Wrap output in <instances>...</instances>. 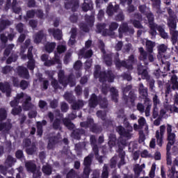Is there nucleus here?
<instances>
[{
    "mask_svg": "<svg viewBox=\"0 0 178 178\" xmlns=\"http://www.w3.org/2000/svg\"><path fill=\"white\" fill-rule=\"evenodd\" d=\"M31 101V97L24 94L23 92L18 93L16 97L14 99L13 101L10 102V106L14 108L12 111L13 115H19L20 112H22V107L18 106L20 102H23L22 108L25 111H29L30 109H34V105L30 103ZM18 106V107H16Z\"/></svg>",
    "mask_w": 178,
    "mask_h": 178,
    "instance_id": "f257e3e1",
    "label": "nucleus"
},
{
    "mask_svg": "<svg viewBox=\"0 0 178 178\" xmlns=\"http://www.w3.org/2000/svg\"><path fill=\"white\" fill-rule=\"evenodd\" d=\"M100 70L101 67L99 65L95 66V77H99V80L102 83H105V81L113 83V80H115V75H113V73H112L111 71H108L106 74L102 73L99 74Z\"/></svg>",
    "mask_w": 178,
    "mask_h": 178,
    "instance_id": "f03ea898",
    "label": "nucleus"
},
{
    "mask_svg": "<svg viewBox=\"0 0 178 178\" xmlns=\"http://www.w3.org/2000/svg\"><path fill=\"white\" fill-rule=\"evenodd\" d=\"M125 127L127 131H125L123 127L119 126L117 127V131L122 137H125V138H130V137H131L130 131H133V127H131L129 122H125Z\"/></svg>",
    "mask_w": 178,
    "mask_h": 178,
    "instance_id": "7ed1b4c3",
    "label": "nucleus"
},
{
    "mask_svg": "<svg viewBox=\"0 0 178 178\" xmlns=\"http://www.w3.org/2000/svg\"><path fill=\"white\" fill-rule=\"evenodd\" d=\"M25 167L29 172H31V173H33V178L40 177L41 172H40V169L37 168L35 163H33V161H27L25 163Z\"/></svg>",
    "mask_w": 178,
    "mask_h": 178,
    "instance_id": "20e7f679",
    "label": "nucleus"
},
{
    "mask_svg": "<svg viewBox=\"0 0 178 178\" xmlns=\"http://www.w3.org/2000/svg\"><path fill=\"white\" fill-rule=\"evenodd\" d=\"M165 130L166 127L165 125H161L160 129L156 131L155 137L157 145L159 147H162V145L163 144V136L165 135Z\"/></svg>",
    "mask_w": 178,
    "mask_h": 178,
    "instance_id": "39448f33",
    "label": "nucleus"
},
{
    "mask_svg": "<svg viewBox=\"0 0 178 178\" xmlns=\"http://www.w3.org/2000/svg\"><path fill=\"white\" fill-rule=\"evenodd\" d=\"M134 63V56H131L127 62L122 61V63H120L118 61L116 63V66H118V67H120L123 66L124 67H127V69L131 70V69H133Z\"/></svg>",
    "mask_w": 178,
    "mask_h": 178,
    "instance_id": "423d86ee",
    "label": "nucleus"
},
{
    "mask_svg": "<svg viewBox=\"0 0 178 178\" xmlns=\"http://www.w3.org/2000/svg\"><path fill=\"white\" fill-rule=\"evenodd\" d=\"M147 17L148 19L149 28H150V34L152 35H156V31H155V27H156L158 25L154 24V15L151 13H148L147 15Z\"/></svg>",
    "mask_w": 178,
    "mask_h": 178,
    "instance_id": "0eeeda50",
    "label": "nucleus"
},
{
    "mask_svg": "<svg viewBox=\"0 0 178 178\" xmlns=\"http://www.w3.org/2000/svg\"><path fill=\"white\" fill-rule=\"evenodd\" d=\"M90 143L92 144L93 152L95 153L97 159H98L99 162L102 163V156L98 157V146L95 145L97 144V139L95 138V136H90Z\"/></svg>",
    "mask_w": 178,
    "mask_h": 178,
    "instance_id": "6e6552de",
    "label": "nucleus"
},
{
    "mask_svg": "<svg viewBox=\"0 0 178 178\" xmlns=\"http://www.w3.org/2000/svg\"><path fill=\"white\" fill-rule=\"evenodd\" d=\"M172 125L168 124H167V140L171 143H175L176 141V134L173 132V129H172Z\"/></svg>",
    "mask_w": 178,
    "mask_h": 178,
    "instance_id": "1a4fd4ad",
    "label": "nucleus"
},
{
    "mask_svg": "<svg viewBox=\"0 0 178 178\" xmlns=\"http://www.w3.org/2000/svg\"><path fill=\"white\" fill-rule=\"evenodd\" d=\"M171 90H178V81L177 77L176 76H173L171 78V82L169 86H167L166 93L169 94Z\"/></svg>",
    "mask_w": 178,
    "mask_h": 178,
    "instance_id": "9d476101",
    "label": "nucleus"
},
{
    "mask_svg": "<svg viewBox=\"0 0 178 178\" xmlns=\"http://www.w3.org/2000/svg\"><path fill=\"white\" fill-rule=\"evenodd\" d=\"M31 51H33V47H29L27 56V58L29 60L28 62V68L29 70H34V67H35V63L34 59H33V53H31Z\"/></svg>",
    "mask_w": 178,
    "mask_h": 178,
    "instance_id": "9b49d317",
    "label": "nucleus"
},
{
    "mask_svg": "<svg viewBox=\"0 0 178 178\" xmlns=\"http://www.w3.org/2000/svg\"><path fill=\"white\" fill-rule=\"evenodd\" d=\"M176 166H178V157H176L172 161V165L171 169L169 170L168 176L170 178H175V176H177V170H176Z\"/></svg>",
    "mask_w": 178,
    "mask_h": 178,
    "instance_id": "f8f14e48",
    "label": "nucleus"
},
{
    "mask_svg": "<svg viewBox=\"0 0 178 178\" xmlns=\"http://www.w3.org/2000/svg\"><path fill=\"white\" fill-rule=\"evenodd\" d=\"M139 94L143 97V98H145V102H149V99L147 98L148 95V90L147 88L144 87V85L143 83H140L139 85Z\"/></svg>",
    "mask_w": 178,
    "mask_h": 178,
    "instance_id": "ddd939ff",
    "label": "nucleus"
},
{
    "mask_svg": "<svg viewBox=\"0 0 178 178\" xmlns=\"http://www.w3.org/2000/svg\"><path fill=\"white\" fill-rule=\"evenodd\" d=\"M0 90L2 92H6L7 97H10V86L8 82L0 83Z\"/></svg>",
    "mask_w": 178,
    "mask_h": 178,
    "instance_id": "4468645a",
    "label": "nucleus"
},
{
    "mask_svg": "<svg viewBox=\"0 0 178 178\" xmlns=\"http://www.w3.org/2000/svg\"><path fill=\"white\" fill-rule=\"evenodd\" d=\"M49 34H51L54 35V38L56 40H61L62 39V31L59 29H50L48 30Z\"/></svg>",
    "mask_w": 178,
    "mask_h": 178,
    "instance_id": "2eb2a0df",
    "label": "nucleus"
},
{
    "mask_svg": "<svg viewBox=\"0 0 178 178\" xmlns=\"http://www.w3.org/2000/svg\"><path fill=\"white\" fill-rule=\"evenodd\" d=\"M143 169H145V164H142L141 165L136 164L134 167V172L135 173V178H138L140 177V173L143 171Z\"/></svg>",
    "mask_w": 178,
    "mask_h": 178,
    "instance_id": "dca6fc26",
    "label": "nucleus"
},
{
    "mask_svg": "<svg viewBox=\"0 0 178 178\" xmlns=\"http://www.w3.org/2000/svg\"><path fill=\"white\" fill-rule=\"evenodd\" d=\"M17 72L19 76L21 77H23L24 79H28L29 78V71L27 69L24 67H17Z\"/></svg>",
    "mask_w": 178,
    "mask_h": 178,
    "instance_id": "f3484780",
    "label": "nucleus"
},
{
    "mask_svg": "<svg viewBox=\"0 0 178 178\" xmlns=\"http://www.w3.org/2000/svg\"><path fill=\"white\" fill-rule=\"evenodd\" d=\"M92 8V1L91 0H84V3L82 5V9L84 12L91 10Z\"/></svg>",
    "mask_w": 178,
    "mask_h": 178,
    "instance_id": "a211bd4d",
    "label": "nucleus"
},
{
    "mask_svg": "<svg viewBox=\"0 0 178 178\" xmlns=\"http://www.w3.org/2000/svg\"><path fill=\"white\" fill-rule=\"evenodd\" d=\"M138 74L142 76V79L149 80V75H148V72H147V70L144 69L143 67H138Z\"/></svg>",
    "mask_w": 178,
    "mask_h": 178,
    "instance_id": "6ab92c4d",
    "label": "nucleus"
},
{
    "mask_svg": "<svg viewBox=\"0 0 178 178\" xmlns=\"http://www.w3.org/2000/svg\"><path fill=\"white\" fill-rule=\"evenodd\" d=\"M58 80L60 84H62L63 87H65L67 85V82L65 81V72L60 70L58 72Z\"/></svg>",
    "mask_w": 178,
    "mask_h": 178,
    "instance_id": "aec40b11",
    "label": "nucleus"
},
{
    "mask_svg": "<svg viewBox=\"0 0 178 178\" xmlns=\"http://www.w3.org/2000/svg\"><path fill=\"white\" fill-rule=\"evenodd\" d=\"M30 40H27L25 41V44L24 46L22 47L21 48V58L22 59H23L24 60H25V59H27V56L23 54H24L25 51H26V48H27V47H29V45H30Z\"/></svg>",
    "mask_w": 178,
    "mask_h": 178,
    "instance_id": "412c9836",
    "label": "nucleus"
},
{
    "mask_svg": "<svg viewBox=\"0 0 178 178\" xmlns=\"http://www.w3.org/2000/svg\"><path fill=\"white\" fill-rule=\"evenodd\" d=\"M97 105H98V98H97L95 94H93L89 101V106L90 108H95Z\"/></svg>",
    "mask_w": 178,
    "mask_h": 178,
    "instance_id": "4be33fe9",
    "label": "nucleus"
},
{
    "mask_svg": "<svg viewBox=\"0 0 178 178\" xmlns=\"http://www.w3.org/2000/svg\"><path fill=\"white\" fill-rule=\"evenodd\" d=\"M145 41L146 49L147 52H149V54H152L154 51V47H155V43L151 40H145Z\"/></svg>",
    "mask_w": 178,
    "mask_h": 178,
    "instance_id": "5701e85b",
    "label": "nucleus"
},
{
    "mask_svg": "<svg viewBox=\"0 0 178 178\" xmlns=\"http://www.w3.org/2000/svg\"><path fill=\"white\" fill-rule=\"evenodd\" d=\"M45 124H47L46 120H43L42 122H37L38 136H42V126H45Z\"/></svg>",
    "mask_w": 178,
    "mask_h": 178,
    "instance_id": "b1692460",
    "label": "nucleus"
},
{
    "mask_svg": "<svg viewBox=\"0 0 178 178\" xmlns=\"http://www.w3.org/2000/svg\"><path fill=\"white\" fill-rule=\"evenodd\" d=\"M65 8H67V9H69V8H71L72 10H76V9L79 8V1H73L71 2V3H66Z\"/></svg>",
    "mask_w": 178,
    "mask_h": 178,
    "instance_id": "393cba45",
    "label": "nucleus"
},
{
    "mask_svg": "<svg viewBox=\"0 0 178 178\" xmlns=\"http://www.w3.org/2000/svg\"><path fill=\"white\" fill-rule=\"evenodd\" d=\"M42 38H45V34H44L43 31H40L34 36V42L38 44L39 42H41Z\"/></svg>",
    "mask_w": 178,
    "mask_h": 178,
    "instance_id": "a878e982",
    "label": "nucleus"
},
{
    "mask_svg": "<svg viewBox=\"0 0 178 178\" xmlns=\"http://www.w3.org/2000/svg\"><path fill=\"white\" fill-rule=\"evenodd\" d=\"M55 63H60V60L58 56H55V60L48 59L46 62H44V66H52V65H55Z\"/></svg>",
    "mask_w": 178,
    "mask_h": 178,
    "instance_id": "bb28decb",
    "label": "nucleus"
},
{
    "mask_svg": "<svg viewBox=\"0 0 178 178\" xmlns=\"http://www.w3.org/2000/svg\"><path fill=\"white\" fill-rule=\"evenodd\" d=\"M118 9H119V6H115V8H113L112 4H109L107 8L106 13L108 15V16H112V15H113V12H116Z\"/></svg>",
    "mask_w": 178,
    "mask_h": 178,
    "instance_id": "cd10ccee",
    "label": "nucleus"
},
{
    "mask_svg": "<svg viewBox=\"0 0 178 178\" xmlns=\"http://www.w3.org/2000/svg\"><path fill=\"white\" fill-rule=\"evenodd\" d=\"M55 47H56V42H47L45 45V50L47 52H52L54 49H55Z\"/></svg>",
    "mask_w": 178,
    "mask_h": 178,
    "instance_id": "c85d7f7f",
    "label": "nucleus"
},
{
    "mask_svg": "<svg viewBox=\"0 0 178 178\" xmlns=\"http://www.w3.org/2000/svg\"><path fill=\"white\" fill-rule=\"evenodd\" d=\"M110 91L113 101H114V102H118V97H119L118 90H116L115 88H111Z\"/></svg>",
    "mask_w": 178,
    "mask_h": 178,
    "instance_id": "c756f323",
    "label": "nucleus"
},
{
    "mask_svg": "<svg viewBox=\"0 0 178 178\" xmlns=\"http://www.w3.org/2000/svg\"><path fill=\"white\" fill-rule=\"evenodd\" d=\"M108 145L111 147V148L116 145V136L115 134H110Z\"/></svg>",
    "mask_w": 178,
    "mask_h": 178,
    "instance_id": "7c9ffc66",
    "label": "nucleus"
},
{
    "mask_svg": "<svg viewBox=\"0 0 178 178\" xmlns=\"http://www.w3.org/2000/svg\"><path fill=\"white\" fill-rule=\"evenodd\" d=\"M155 31L158 30L160 33V35L162 37V38H168V33L165 32V29L161 26H158V25L154 29Z\"/></svg>",
    "mask_w": 178,
    "mask_h": 178,
    "instance_id": "2f4dec72",
    "label": "nucleus"
},
{
    "mask_svg": "<svg viewBox=\"0 0 178 178\" xmlns=\"http://www.w3.org/2000/svg\"><path fill=\"white\" fill-rule=\"evenodd\" d=\"M138 122L140 127L145 126L146 133H148V126H147V121L145 120V118H144V117H140Z\"/></svg>",
    "mask_w": 178,
    "mask_h": 178,
    "instance_id": "473e14b6",
    "label": "nucleus"
},
{
    "mask_svg": "<svg viewBox=\"0 0 178 178\" xmlns=\"http://www.w3.org/2000/svg\"><path fill=\"white\" fill-rule=\"evenodd\" d=\"M140 59V60H147V51L144 50L143 47L139 48Z\"/></svg>",
    "mask_w": 178,
    "mask_h": 178,
    "instance_id": "72a5a7b5",
    "label": "nucleus"
},
{
    "mask_svg": "<svg viewBox=\"0 0 178 178\" xmlns=\"http://www.w3.org/2000/svg\"><path fill=\"white\" fill-rule=\"evenodd\" d=\"M16 162V159H13L12 156H8L6 160V166L10 168Z\"/></svg>",
    "mask_w": 178,
    "mask_h": 178,
    "instance_id": "f704fd0d",
    "label": "nucleus"
},
{
    "mask_svg": "<svg viewBox=\"0 0 178 178\" xmlns=\"http://www.w3.org/2000/svg\"><path fill=\"white\" fill-rule=\"evenodd\" d=\"M168 27H170V30H176V27H177V24H176V21H175V19H169L168 21Z\"/></svg>",
    "mask_w": 178,
    "mask_h": 178,
    "instance_id": "c9c22d12",
    "label": "nucleus"
},
{
    "mask_svg": "<svg viewBox=\"0 0 178 178\" xmlns=\"http://www.w3.org/2000/svg\"><path fill=\"white\" fill-rule=\"evenodd\" d=\"M126 31H129V27L127 26V24H123L119 29L120 33V38H122V33H126Z\"/></svg>",
    "mask_w": 178,
    "mask_h": 178,
    "instance_id": "e433bc0d",
    "label": "nucleus"
},
{
    "mask_svg": "<svg viewBox=\"0 0 178 178\" xmlns=\"http://www.w3.org/2000/svg\"><path fill=\"white\" fill-rule=\"evenodd\" d=\"M42 172L44 173V175H49L51 173H52V168H51V165H44L42 168Z\"/></svg>",
    "mask_w": 178,
    "mask_h": 178,
    "instance_id": "4c0bfd02",
    "label": "nucleus"
},
{
    "mask_svg": "<svg viewBox=\"0 0 178 178\" xmlns=\"http://www.w3.org/2000/svg\"><path fill=\"white\" fill-rule=\"evenodd\" d=\"M83 106H84V102L81 100H79L77 102L74 103L72 105V108L74 110L80 109V108H83Z\"/></svg>",
    "mask_w": 178,
    "mask_h": 178,
    "instance_id": "58836bf2",
    "label": "nucleus"
},
{
    "mask_svg": "<svg viewBox=\"0 0 178 178\" xmlns=\"http://www.w3.org/2000/svg\"><path fill=\"white\" fill-rule=\"evenodd\" d=\"M63 122L65 124V126H66V127H67V129H74V124H73L72 123V122H70V120H69L67 118H65L64 120H63Z\"/></svg>",
    "mask_w": 178,
    "mask_h": 178,
    "instance_id": "ea45409f",
    "label": "nucleus"
},
{
    "mask_svg": "<svg viewBox=\"0 0 178 178\" xmlns=\"http://www.w3.org/2000/svg\"><path fill=\"white\" fill-rule=\"evenodd\" d=\"M17 60V56L16 54H13L10 56L7 59L6 63L8 65L12 63V62H16Z\"/></svg>",
    "mask_w": 178,
    "mask_h": 178,
    "instance_id": "a19ab883",
    "label": "nucleus"
},
{
    "mask_svg": "<svg viewBox=\"0 0 178 178\" xmlns=\"http://www.w3.org/2000/svg\"><path fill=\"white\" fill-rule=\"evenodd\" d=\"M155 170H156V164H155V163H154L152 165L150 172L149 173V176L150 178L155 177Z\"/></svg>",
    "mask_w": 178,
    "mask_h": 178,
    "instance_id": "79ce46f5",
    "label": "nucleus"
},
{
    "mask_svg": "<svg viewBox=\"0 0 178 178\" xmlns=\"http://www.w3.org/2000/svg\"><path fill=\"white\" fill-rule=\"evenodd\" d=\"M12 23L8 20H1L0 24L1 30H3L6 26H10Z\"/></svg>",
    "mask_w": 178,
    "mask_h": 178,
    "instance_id": "37998d69",
    "label": "nucleus"
},
{
    "mask_svg": "<svg viewBox=\"0 0 178 178\" xmlns=\"http://www.w3.org/2000/svg\"><path fill=\"white\" fill-rule=\"evenodd\" d=\"M170 34L172 35V42H176L177 40L178 31L176 29H171Z\"/></svg>",
    "mask_w": 178,
    "mask_h": 178,
    "instance_id": "c03bdc74",
    "label": "nucleus"
},
{
    "mask_svg": "<svg viewBox=\"0 0 178 178\" xmlns=\"http://www.w3.org/2000/svg\"><path fill=\"white\" fill-rule=\"evenodd\" d=\"M14 47H15L14 44H9L4 51V56H9V54H10V51H12V49H13Z\"/></svg>",
    "mask_w": 178,
    "mask_h": 178,
    "instance_id": "a18cd8bd",
    "label": "nucleus"
},
{
    "mask_svg": "<svg viewBox=\"0 0 178 178\" xmlns=\"http://www.w3.org/2000/svg\"><path fill=\"white\" fill-rule=\"evenodd\" d=\"M166 49H168V47L165 44H161L158 47V51L159 55H162V54H165L166 52Z\"/></svg>",
    "mask_w": 178,
    "mask_h": 178,
    "instance_id": "49530a36",
    "label": "nucleus"
},
{
    "mask_svg": "<svg viewBox=\"0 0 178 178\" xmlns=\"http://www.w3.org/2000/svg\"><path fill=\"white\" fill-rule=\"evenodd\" d=\"M12 127V124L10 123L8 124H0V131H2V130H9Z\"/></svg>",
    "mask_w": 178,
    "mask_h": 178,
    "instance_id": "de8ad7c7",
    "label": "nucleus"
},
{
    "mask_svg": "<svg viewBox=\"0 0 178 178\" xmlns=\"http://www.w3.org/2000/svg\"><path fill=\"white\" fill-rule=\"evenodd\" d=\"M65 51H66V44H59L57 47V51L58 52V54H63V52H65Z\"/></svg>",
    "mask_w": 178,
    "mask_h": 178,
    "instance_id": "09e8293b",
    "label": "nucleus"
},
{
    "mask_svg": "<svg viewBox=\"0 0 178 178\" xmlns=\"http://www.w3.org/2000/svg\"><path fill=\"white\" fill-rule=\"evenodd\" d=\"M36 151L37 148H35V145H34L26 149V152L27 154H29V155H33V154H34V152H35Z\"/></svg>",
    "mask_w": 178,
    "mask_h": 178,
    "instance_id": "8fccbe9b",
    "label": "nucleus"
},
{
    "mask_svg": "<svg viewBox=\"0 0 178 178\" xmlns=\"http://www.w3.org/2000/svg\"><path fill=\"white\" fill-rule=\"evenodd\" d=\"M108 165L106 164L104 165L103 168V172L102 174V178H108Z\"/></svg>",
    "mask_w": 178,
    "mask_h": 178,
    "instance_id": "3c124183",
    "label": "nucleus"
},
{
    "mask_svg": "<svg viewBox=\"0 0 178 178\" xmlns=\"http://www.w3.org/2000/svg\"><path fill=\"white\" fill-rule=\"evenodd\" d=\"M6 116V110L5 108H0V120H4Z\"/></svg>",
    "mask_w": 178,
    "mask_h": 178,
    "instance_id": "603ef678",
    "label": "nucleus"
},
{
    "mask_svg": "<svg viewBox=\"0 0 178 178\" xmlns=\"http://www.w3.org/2000/svg\"><path fill=\"white\" fill-rule=\"evenodd\" d=\"M92 156V155L90 154L84 159L85 166H90V165H91V157Z\"/></svg>",
    "mask_w": 178,
    "mask_h": 178,
    "instance_id": "864d4df0",
    "label": "nucleus"
},
{
    "mask_svg": "<svg viewBox=\"0 0 178 178\" xmlns=\"http://www.w3.org/2000/svg\"><path fill=\"white\" fill-rule=\"evenodd\" d=\"M153 102H154V108H156L157 105H159L161 104V101L158 98V95H155L153 97Z\"/></svg>",
    "mask_w": 178,
    "mask_h": 178,
    "instance_id": "5fc2aeb1",
    "label": "nucleus"
},
{
    "mask_svg": "<svg viewBox=\"0 0 178 178\" xmlns=\"http://www.w3.org/2000/svg\"><path fill=\"white\" fill-rule=\"evenodd\" d=\"M72 136V137H74V138H76L77 140H80V130L76 129V130L74 131Z\"/></svg>",
    "mask_w": 178,
    "mask_h": 178,
    "instance_id": "6e6d98bb",
    "label": "nucleus"
},
{
    "mask_svg": "<svg viewBox=\"0 0 178 178\" xmlns=\"http://www.w3.org/2000/svg\"><path fill=\"white\" fill-rule=\"evenodd\" d=\"M83 173H84L85 178H88V176L90 175V166L86 165L83 170Z\"/></svg>",
    "mask_w": 178,
    "mask_h": 178,
    "instance_id": "4d7b16f0",
    "label": "nucleus"
},
{
    "mask_svg": "<svg viewBox=\"0 0 178 178\" xmlns=\"http://www.w3.org/2000/svg\"><path fill=\"white\" fill-rule=\"evenodd\" d=\"M173 144H175V143H171V142L168 141V143L167 144V147H166V151H167L166 155L170 154V149H171L172 145H173Z\"/></svg>",
    "mask_w": 178,
    "mask_h": 178,
    "instance_id": "13d9d810",
    "label": "nucleus"
},
{
    "mask_svg": "<svg viewBox=\"0 0 178 178\" xmlns=\"http://www.w3.org/2000/svg\"><path fill=\"white\" fill-rule=\"evenodd\" d=\"M60 126V120L59 119H56V120L53 124V127L54 129H59Z\"/></svg>",
    "mask_w": 178,
    "mask_h": 178,
    "instance_id": "bf43d9fd",
    "label": "nucleus"
},
{
    "mask_svg": "<svg viewBox=\"0 0 178 178\" xmlns=\"http://www.w3.org/2000/svg\"><path fill=\"white\" fill-rule=\"evenodd\" d=\"M145 140V135L143 131H140L139 133V143H144Z\"/></svg>",
    "mask_w": 178,
    "mask_h": 178,
    "instance_id": "052dcab7",
    "label": "nucleus"
},
{
    "mask_svg": "<svg viewBox=\"0 0 178 178\" xmlns=\"http://www.w3.org/2000/svg\"><path fill=\"white\" fill-rule=\"evenodd\" d=\"M150 112H151V104H149V103H148V104L145 108V116H147V117L149 116Z\"/></svg>",
    "mask_w": 178,
    "mask_h": 178,
    "instance_id": "680f3d73",
    "label": "nucleus"
},
{
    "mask_svg": "<svg viewBox=\"0 0 178 178\" xmlns=\"http://www.w3.org/2000/svg\"><path fill=\"white\" fill-rule=\"evenodd\" d=\"M51 86L54 87V88H62V86H59L58 84V81H56L54 79H51Z\"/></svg>",
    "mask_w": 178,
    "mask_h": 178,
    "instance_id": "e2e57ef3",
    "label": "nucleus"
},
{
    "mask_svg": "<svg viewBox=\"0 0 178 178\" xmlns=\"http://www.w3.org/2000/svg\"><path fill=\"white\" fill-rule=\"evenodd\" d=\"M20 87L22 90H26L29 87V83L26 81H22L20 83Z\"/></svg>",
    "mask_w": 178,
    "mask_h": 178,
    "instance_id": "0e129e2a",
    "label": "nucleus"
},
{
    "mask_svg": "<svg viewBox=\"0 0 178 178\" xmlns=\"http://www.w3.org/2000/svg\"><path fill=\"white\" fill-rule=\"evenodd\" d=\"M97 115L98 116V118H101V119L104 120V119H105V116L106 115V113H105V112L99 111L97 113Z\"/></svg>",
    "mask_w": 178,
    "mask_h": 178,
    "instance_id": "69168bd1",
    "label": "nucleus"
},
{
    "mask_svg": "<svg viewBox=\"0 0 178 178\" xmlns=\"http://www.w3.org/2000/svg\"><path fill=\"white\" fill-rule=\"evenodd\" d=\"M76 177V173L74 170H71L67 175V178H74Z\"/></svg>",
    "mask_w": 178,
    "mask_h": 178,
    "instance_id": "338daca9",
    "label": "nucleus"
},
{
    "mask_svg": "<svg viewBox=\"0 0 178 178\" xmlns=\"http://www.w3.org/2000/svg\"><path fill=\"white\" fill-rule=\"evenodd\" d=\"M137 109L140 112V113H144V106L142 104H138L137 105Z\"/></svg>",
    "mask_w": 178,
    "mask_h": 178,
    "instance_id": "774afa93",
    "label": "nucleus"
}]
</instances>
